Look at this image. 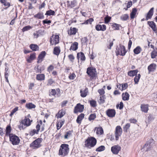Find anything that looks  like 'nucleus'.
Instances as JSON below:
<instances>
[{
  "mask_svg": "<svg viewBox=\"0 0 157 157\" xmlns=\"http://www.w3.org/2000/svg\"><path fill=\"white\" fill-rule=\"evenodd\" d=\"M35 70L36 71V73H41V71L43 70L44 69H41L40 68V67H39V65H38L36 67H35Z\"/></svg>",
  "mask_w": 157,
  "mask_h": 157,
  "instance_id": "obj_57",
  "label": "nucleus"
},
{
  "mask_svg": "<svg viewBox=\"0 0 157 157\" xmlns=\"http://www.w3.org/2000/svg\"><path fill=\"white\" fill-rule=\"evenodd\" d=\"M56 94V91L54 89H52L51 91L50 92L49 94L50 96H55Z\"/></svg>",
  "mask_w": 157,
  "mask_h": 157,
  "instance_id": "obj_61",
  "label": "nucleus"
},
{
  "mask_svg": "<svg viewBox=\"0 0 157 157\" xmlns=\"http://www.w3.org/2000/svg\"><path fill=\"white\" fill-rule=\"evenodd\" d=\"M140 108L142 111L145 113H147L148 110V106L147 105L142 104L141 105Z\"/></svg>",
  "mask_w": 157,
  "mask_h": 157,
  "instance_id": "obj_25",
  "label": "nucleus"
},
{
  "mask_svg": "<svg viewBox=\"0 0 157 157\" xmlns=\"http://www.w3.org/2000/svg\"><path fill=\"white\" fill-rule=\"evenodd\" d=\"M26 107L29 109L35 108L36 105L31 103H29L26 104Z\"/></svg>",
  "mask_w": 157,
  "mask_h": 157,
  "instance_id": "obj_39",
  "label": "nucleus"
},
{
  "mask_svg": "<svg viewBox=\"0 0 157 157\" xmlns=\"http://www.w3.org/2000/svg\"><path fill=\"white\" fill-rule=\"evenodd\" d=\"M111 17H106L105 18V23H108L110 21Z\"/></svg>",
  "mask_w": 157,
  "mask_h": 157,
  "instance_id": "obj_60",
  "label": "nucleus"
},
{
  "mask_svg": "<svg viewBox=\"0 0 157 157\" xmlns=\"http://www.w3.org/2000/svg\"><path fill=\"white\" fill-rule=\"evenodd\" d=\"M44 33V30H39L34 33L33 35L34 37L37 38L39 36L43 35Z\"/></svg>",
  "mask_w": 157,
  "mask_h": 157,
  "instance_id": "obj_20",
  "label": "nucleus"
},
{
  "mask_svg": "<svg viewBox=\"0 0 157 157\" xmlns=\"http://www.w3.org/2000/svg\"><path fill=\"white\" fill-rule=\"evenodd\" d=\"M97 128L96 131V133L97 134L101 135L103 133V128L101 127L98 128H95V129Z\"/></svg>",
  "mask_w": 157,
  "mask_h": 157,
  "instance_id": "obj_41",
  "label": "nucleus"
},
{
  "mask_svg": "<svg viewBox=\"0 0 157 157\" xmlns=\"http://www.w3.org/2000/svg\"><path fill=\"white\" fill-rule=\"evenodd\" d=\"M72 131H69L66 132V134L64 135V138L65 139H67L68 137L71 135Z\"/></svg>",
  "mask_w": 157,
  "mask_h": 157,
  "instance_id": "obj_48",
  "label": "nucleus"
},
{
  "mask_svg": "<svg viewBox=\"0 0 157 157\" xmlns=\"http://www.w3.org/2000/svg\"><path fill=\"white\" fill-rule=\"evenodd\" d=\"M147 24L153 31L155 32L156 31L157 29L156 27V24L153 21H148L147 22Z\"/></svg>",
  "mask_w": 157,
  "mask_h": 157,
  "instance_id": "obj_19",
  "label": "nucleus"
},
{
  "mask_svg": "<svg viewBox=\"0 0 157 157\" xmlns=\"http://www.w3.org/2000/svg\"><path fill=\"white\" fill-rule=\"evenodd\" d=\"M130 126V124L129 123H127L124 127L123 130L125 132H127L128 129L129 128Z\"/></svg>",
  "mask_w": 157,
  "mask_h": 157,
  "instance_id": "obj_55",
  "label": "nucleus"
},
{
  "mask_svg": "<svg viewBox=\"0 0 157 157\" xmlns=\"http://www.w3.org/2000/svg\"><path fill=\"white\" fill-rule=\"evenodd\" d=\"M121 147L118 145H115L111 148V151L114 154L117 155L121 150Z\"/></svg>",
  "mask_w": 157,
  "mask_h": 157,
  "instance_id": "obj_12",
  "label": "nucleus"
},
{
  "mask_svg": "<svg viewBox=\"0 0 157 157\" xmlns=\"http://www.w3.org/2000/svg\"><path fill=\"white\" fill-rule=\"evenodd\" d=\"M84 109V106L80 103L77 104L75 107L74 113H76L78 112L81 113L83 112Z\"/></svg>",
  "mask_w": 157,
  "mask_h": 157,
  "instance_id": "obj_9",
  "label": "nucleus"
},
{
  "mask_svg": "<svg viewBox=\"0 0 157 157\" xmlns=\"http://www.w3.org/2000/svg\"><path fill=\"white\" fill-rule=\"evenodd\" d=\"M77 29L75 28H71L68 31V34L69 35H75L77 32Z\"/></svg>",
  "mask_w": 157,
  "mask_h": 157,
  "instance_id": "obj_27",
  "label": "nucleus"
},
{
  "mask_svg": "<svg viewBox=\"0 0 157 157\" xmlns=\"http://www.w3.org/2000/svg\"><path fill=\"white\" fill-rule=\"evenodd\" d=\"M42 139L38 138L34 140L30 145V147L33 149H37L41 146L40 143L42 141Z\"/></svg>",
  "mask_w": 157,
  "mask_h": 157,
  "instance_id": "obj_4",
  "label": "nucleus"
},
{
  "mask_svg": "<svg viewBox=\"0 0 157 157\" xmlns=\"http://www.w3.org/2000/svg\"><path fill=\"white\" fill-rule=\"evenodd\" d=\"M122 130L120 126H117L115 130V138L116 140H117L119 139V137L122 134Z\"/></svg>",
  "mask_w": 157,
  "mask_h": 157,
  "instance_id": "obj_10",
  "label": "nucleus"
},
{
  "mask_svg": "<svg viewBox=\"0 0 157 157\" xmlns=\"http://www.w3.org/2000/svg\"><path fill=\"white\" fill-rule=\"evenodd\" d=\"M50 44L52 45L58 44L59 42V37L58 35H52L50 39Z\"/></svg>",
  "mask_w": 157,
  "mask_h": 157,
  "instance_id": "obj_8",
  "label": "nucleus"
},
{
  "mask_svg": "<svg viewBox=\"0 0 157 157\" xmlns=\"http://www.w3.org/2000/svg\"><path fill=\"white\" fill-rule=\"evenodd\" d=\"M46 54L45 52L44 51L42 52L39 55L37 59V63H40L42 61L44 57L46 55Z\"/></svg>",
  "mask_w": 157,
  "mask_h": 157,
  "instance_id": "obj_15",
  "label": "nucleus"
},
{
  "mask_svg": "<svg viewBox=\"0 0 157 157\" xmlns=\"http://www.w3.org/2000/svg\"><path fill=\"white\" fill-rule=\"evenodd\" d=\"M0 1L1 3L3 4L5 6H8V7L5 8V9H7L8 7L10 6V3L6 2L5 0H0Z\"/></svg>",
  "mask_w": 157,
  "mask_h": 157,
  "instance_id": "obj_40",
  "label": "nucleus"
},
{
  "mask_svg": "<svg viewBox=\"0 0 157 157\" xmlns=\"http://www.w3.org/2000/svg\"><path fill=\"white\" fill-rule=\"evenodd\" d=\"M67 6L71 8L75 7L77 4V1L76 0H73L71 2L67 1Z\"/></svg>",
  "mask_w": 157,
  "mask_h": 157,
  "instance_id": "obj_23",
  "label": "nucleus"
},
{
  "mask_svg": "<svg viewBox=\"0 0 157 157\" xmlns=\"http://www.w3.org/2000/svg\"><path fill=\"white\" fill-rule=\"evenodd\" d=\"M122 99L124 100H128L129 99V95L127 92H126L124 94H122Z\"/></svg>",
  "mask_w": 157,
  "mask_h": 157,
  "instance_id": "obj_38",
  "label": "nucleus"
},
{
  "mask_svg": "<svg viewBox=\"0 0 157 157\" xmlns=\"http://www.w3.org/2000/svg\"><path fill=\"white\" fill-rule=\"evenodd\" d=\"M37 130L35 129L29 132V135L32 136L35 134H38L39 132H37Z\"/></svg>",
  "mask_w": 157,
  "mask_h": 157,
  "instance_id": "obj_51",
  "label": "nucleus"
},
{
  "mask_svg": "<svg viewBox=\"0 0 157 157\" xmlns=\"http://www.w3.org/2000/svg\"><path fill=\"white\" fill-rule=\"evenodd\" d=\"M30 48L33 51H36L39 50V47L36 44H32L30 45Z\"/></svg>",
  "mask_w": 157,
  "mask_h": 157,
  "instance_id": "obj_33",
  "label": "nucleus"
},
{
  "mask_svg": "<svg viewBox=\"0 0 157 157\" xmlns=\"http://www.w3.org/2000/svg\"><path fill=\"white\" fill-rule=\"evenodd\" d=\"M18 107H16L13 109L11 111L10 114V116L12 117L14 114L18 110Z\"/></svg>",
  "mask_w": 157,
  "mask_h": 157,
  "instance_id": "obj_54",
  "label": "nucleus"
},
{
  "mask_svg": "<svg viewBox=\"0 0 157 157\" xmlns=\"http://www.w3.org/2000/svg\"><path fill=\"white\" fill-rule=\"evenodd\" d=\"M97 143V140L94 137H88L85 142V147L90 148L94 147Z\"/></svg>",
  "mask_w": 157,
  "mask_h": 157,
  "instance_id": "obj_1",
  "label": "nucleus"
},
{
  "mask_svg": "<svg viewBox=\"0 0 157 157\" xmlns=\"http://www.w3.org/2000/svg\"><path fill=\"white\" fill-rule=\"evenodd\" d=\"M6 67L5 68V78L6 82H9L8 79V77L9 75L10 70L9 67L7 66V64L5 63Z\"/></svg>",
  "mask_w": 157,
  "mask_h": 157,
  "instance_id": "obj_13",
  "label": "nucleus"
},
{
  "mask_svg": "<svg viewBox=\"0 0 157 157\" xmlns=\"http://www.w3.org/2000/svg\"><path fill=\"white\" fill-rule=\"evenodd\" d=\"M116 114V112L114 109H109L106 111L107 115L109 117H113L115 116Z\"/></svg>",
  "mask_w": 157,
  "mask_h": 157,
  "instance_id": "obj_14",
  "label": "nucleus"
},
{
  "mask_svg": "<svg viewBox=\"0 0 157 157\" xmlns=\"http://www.w3.org/2000/svg\"><path fill=\"white\" fill-rule=\"evenodd\" d=\"M88 40L86 37H84L81 39L82 44V45H86Z\"/></svg>",
  "mask_w": 157,
  "mask_h": 157,
  "instance_id": "obj_46",
  "label": "nucleus"
},
{
  "mask_svg": "<svg viewBox=\"0 0 157 157\" xmlns=\"http://www.w3.org/2000/svg\"><path fill=\"white\" fill-rule=\"evenodd\" d=\"M95 29L97 31H104L106 29V26L105 25H101L98 24L96 26Z\"/></svg>",
  "mask_w": 157,
  "mask_h": 157,
  "instance_id": "obj_17",
  "label": "nucleus"
},
{
  "mask_svg": "<svg viewBox=\"0 0 157 157\" xmlns=\"http://www.w3.org/2000/svg\"><path fill=\"white\" fill-rule=\"evenodd\" d=\"M10 140L12 144L13 145H17L20 143V140L19 137L16 135H10L9 137Z\"/></svg>",
  "mask_w": 157,
  "mask_h": 157,
  "instance_id": "obj_6",
  "label": "nucleus"
},
{
  "mask_svg": "<svg viewBox=\"0 0 157 157\" xmlns=\"http://www.w3.org/2000/svg\"><path fill=\"white\" fill-rule=\"evenodd\" d=\"M154 10V7H152L149 10L146 16V20H148L149 19L151 18L153 14Z\"/></svg>",
  "mask_w": 157,
  "mask_h": 157,
  "instance_id": "obj_16",
  "label": "nucleus"
},
{
  "mask_svg": "<svg viewBox=\"0 0 157 157\" xmlns=\"http://www.w3.org/2000/svg\"><path fill=\"white\" fill-rule=\"evenodd\" d=\"M157 56V48H155L151 52V56L152 59H154Z\"/></svg>",
  "mask_w": 157,
  "mask_h": 157,
  "instance_id": "obj_31",
  "label": "nucleus"
},
{
  "mask_svg": "<svg viewBox=\"0 0 157 157\" xmlns=\"http://www.w3.org/2000/svg\"><path fill=\"white\" fill-rule=\"evenodd\" d=\"M137 9L136 8H134L132 9V12L130 13V17L131 19H133L134 18Z\"/></svg>",
  "mask_w": 157,
  "mask_h": 157,
  "instance_id": "obj_34",
  "label": "nucleus"
},
{
  "mask_svg": "<svg viewBox=\"0 0 157 157\" xmlns=\"http://www.w3.org/2000/svg\"><path fill=\"white\" fill-rule=\"evenodd\" d=\"M45 76L44 74H38L36 76V78L38 80H43L44 79Z\"/></svg>",
  "mask_w": 157,
  "mask_h": 157,
  "instance_id": "obj_37",
  "label": "nucleus"
},
{
  "mask_svg": "<svg viewBox=\"0 0 157 157\" xmlns=\"http://www.w3.org/2000/svg\"><path fill=\"white\" fill-rule=\"evenodd\" d=\"M154 119V117L151 114H149V116L148 117V120L149 121H150L153 120Z\"/></svg>",
  "mask_w": 157,
  "mask_h": 157,
  "instance_id": "obj_63",
  "label": "nucleus"
},
{
  "mask_svg": "<svg viewBox=\"0 0 157 157\" xmlns=\"http://www.w3.org/2000/svg\"><path fill=\"white\" fill-rule=\"evenodd\" d=\"M154 142L153 139H150L148 140L144 146V148L146 151L150 150L151 147V144Z\"/></svg>",
  "mask_w": 157,
  "mask_h": 157,
  "instance_id": "obj_11",
  "label": "nucleus"
},
{
  "mask_svg": "<svg viewBox=\"0 0 157 157\" xmlns=\"http://www.w3.org/2000/svg\"><path fill=\"white\" fill-rule=\"evenodd\" d=\"M84 114L83 113H81L78 116L76 120L78 124H80L81 121L84 117Z\"/></svg>",
  "mask_w": 157,
  "mask_h": 157,
  "instance_id": "obj_29",
  "label": "nucleus"
},
{
  "mask_svg": "<svg viewBox=\"0 0 157 157\" xmlns=\"http://www.w3.org/2000/svg\"><path fill=\"white\" fill-rule=\"evenodd\" d=\"M77 58L78 59L80 58L81 60L82 61H84L86 59L85 55L82 52H79L77 53Z\"/></svg>",
  "mask_w": 157,
  "mask_h": 157,
  "instance_id": "obj_22",
  "label": "nucleus"
},
{
  "mask_svg": "<svg viewBox=\"0 0 157 157\" xmlns=\"http://www.w3.org/2000/svg\"><path fill=\"white\" fill-rule=\"evenodd\" d=\"M105 95H102L100 97L99 100L98 101L99 103L100 104H103L105 102Z\"/></svg>",
  "mask_w": 157,
  "mask_h": 157,
  "instance_id": "obj_44",
  "label": "nucleus"
},
{
  "mask_svg": "<svg viewBox=\"0 0 157 157\" xmlns=\"http://www.w3.org/2000/svg\"><path fill=\"white\" fill-rule=\"evenodd\" d=\"M65 111L63 109L59 110L56 115L57 117L58 118H61L65 114Z\"/></svg>",
  "mask_w": 157,
  "mask_h": 157,
  "instance_id": "obj_26",
  "label": "nucleus"
},
{
  "mask_svg": "<svg viewBox=\"0 0 157 157\" xmlns=\"http://www.w3.org/2000/svg\"><path fill=\"white\" fill-rule=\"evenodd\" d=\"M141 50L142 49L140 47L138 46L134 49L133 52L135 54H138L140 52Z\"/></svg>",
  "mask_w": 157,
  "mask_h": 157,
  "instance_id": "obj_36",
  "label": "nucleus"
},
{
  "mask_svg": "<svg viewBox=\"0 0 157 157\" xmlns=\"http://www.w3.org/2000/svg\"><path fill=\"white\" fill-rule=\"evenodd\" d=\"M120 18L122 20L126 21L128 18V15L127 14H124L122 15Z\"/></svg>",
  "mask_w": 157,
  "mask_h": 157,
  "instance_id": "obj_49",
  "label": "nucleus"
},
{
  "mask_svg": "<svg viewBox=\"0 0 157 157\" xmlns=\"http://www.w3.org/2000/svg\"><path fill=\"white\" fill-rule=\"evenodd\" d=\"M34 17L38 19H42L44 18V16L42 13H39L37 14L34 15Z\"/></svg>",
  "mask_w": 157,
  "mask_h": 157,
  "instance_id": "obj_42",
  "label": "nucleus"
},
{
  "mask_svg": "<svg viewBox=\"0 0 157 157\" xmlns=\"http://www.w3.org/2000/svg\"><path fill=\"white\" fill-rule=\"evenodd\" d=\"M126 52L125 47L121 44H120L118 47L116 48V53L117 56L120 55L124 56Z\"/></svg>",
  "mask_w": 157,
  "mask_h": 157,
  "instance_id": "obj_5",
  "label": "nucleus"
},
{
  "mask_svg": "<svg viewBox=\"0 0 157 157\" xmlns=\"http://www.w3.org/2000/svg\"><path fill=\"white\" fill-rule=\"evenodd\" d=\"M55 13V12L54 11L50 10L46 11L45 15L49 16L53 15H54Z\"/></svg>",
  "mask_w": 157,
  "mask_h": 157,
  "instance_id": "obj_45",
  "label": "nucleus"
},
{
  "mask_svg": "<svg viewBox=\"0 0 157 157\" xmlns=\"http://www.w3.org/2000/svg\"><path fill=\"white\" fill-rule=\"evenodd\" d=\"M138 72L137 70H131L128 72V75L130 77H133L136 75Z\"/></svg>",
  "mask_w": 157,
  "mask_h": 157,
  "instance_id": "obj_21",
  "label": "nucleus"
},
{
  "mask_svg": "<svg viewBox=\"0 0 157 157\" xmlns=\"http://www.w3.org/2000/svg\"><path fill=\"white\" fill-rule=\"evenodd\" d=\"M120 25L116 23H114L112 25L113 28L114 30H118L119 29Z\"/></svg>",
  "mask_w": 157,
  "mask_h": 157,
  "instance_id": "obj_50",
  "label": "nucleus"
},
{
  "mask_svg": "<svg viewBox=\"0 0 157 157\" xmlns=\"http://www.w3.org/2000/svg\"><path fill=\"white\" fill-rule=\"evenodd\" d=\"M128 84L127 83L122 84L121 86V90L126 89L128 87Z\"/></svg>",
  "mask_w": 157,
  "mask_h": 157,
  "instance_id": "obj_59",
  "label": "nucleus"
},
{
  "mask_svg": "<svg viewBox=\"0 0 157 157\" xmlns=\"http://www.w3.org/2000/svg\"><path fill=\"white\" fill-rule=\"evenodd\" d=\"M88 89L86 88L83 91L81 90L80 93L81 94V96L82 97H85L87 95Z\"/></svg>",
  "mask_w": 157,
  "mask_h": 157,
  "instance_id": "obj_32",
  "label": "nucleus"
},
{
  "mask_svg": "<svg viewBox=\"0 0 157 157\" xmlns=\"http://www.w3.org/2000/svg\"><path fill=\"white\" fill-rule=\"evenodd\" d=\"M60 50L59 46L55 47L53 50V54L54 55L58 56L60 53Z\"/></svg>",
  "mask_w": 157,
  "mask_h": 157,
  "instance_id": "obj_28",
  "label": "nucleus"
},
{
  "mask_svg": "<svg viewBox=\"0 0 157 157\" xmlns=\"http://www.w3.org/2000/svg\"><path fill=\"white\" fill-rule=\"evenodd\" d=\"M105 147L104 146H101L97 148L96 151H104L105 149Z\"/></svg>",
  "mask_w": 157,
  "mask_h": 157,
  "instance_id": "obj_53",
  "label": "nucleus"
},
{
  "mask_svg": "<svg viewBox=\"0 0 157 157\" xmlns=\"http://www.w3.org/2000/svg\"><path fill=\"white\" fill-rule=\"evenodd\" d=\"M32 28V27L28 25L25 26L22 29V31L23 32L28 31Z\"/></svg>",
  "mask_w": 157,
  "mask_h": 157,
  "instance_id": "obj_58",
  "label": "nucleus"
},
{
  "mask_svg": "<svg viewBox=\"0 0 157 157\" xmlns=\"http://www.w3.org/2000/svg\"><path fill=\"white\" fill-rule=\"evenodd\" d=\"M156 65L154 63H152L150 64L148 67L147 69L149 72H150L154 71L156 70Z\"/></svg>",
  "mask_w": 157,
  "mask_h": 157,
  "instance_id": "obj_18",
  "label": "nucleus"
},
{
  "mask_svg": "<svg viewBox=\"0 0 157 157\" xmlns=\"http://www.w3.org/2000/svg\"><path fill=\"white\" fill-rule=\"evenodd\" d=\"M53 69H54L53 66L52 65H51L48 67V69H47V71L48 72H50L51 71L53 70Z\"/></svg>",
  "mask_w": 157,
  "mask_h": 157,
  "instance_id": "obj_62",
  "label": "nucleus"
},
{
  "mask_svg": "<svg viewBox=\"0 0 157 157\" xmlns=\"http://www.w3.org/2000/svg\"><path fill=\"white\" fill-rule=\"evenodd\" d=\"M30 124V120L29 118L25 117L24 120L21 121L20 124L18 126V127L20 130L24 129L27 126H29Z\"/></svg>",
  "mask_w": 157,
  "mask_h": 157,
  "instance_id": "obj_3",
  "label": "nucleus"
},
{
  "mask_svg": "<svg viewBox=\"0 0 157 157\" xmlns=\"http://www.w3.org/2000/svg\"><path fill=\"white\" fill-rule=\"evenodd\" d=\"M90 104L91 106L93 107H95L96 106V101L94 100L90 101Z\"/></svg>",
  "mask_w": 157,
  "mask_h": 157,
  "instance_id": "obj_56",
  "label": "nucleus"
},
{
  "mask_svg": "<svg viewBox=\"0 0 157 157\" xmlns=\"http://www.w3.org/2000/svg\"><path fill=\"white\" fill-rule=\"evenodd\" d=\"M96 117V115L95 113L91 114L89 117V121H91L94 119Z\"/></svg>",
  "mask_w": 157,
  "mask_h": 157,
  "instance_id": "obj_52",
  "label": "nucleus"
},
{
  "mask_svg": "<svg viewBox=\"0 0 157 157\" xmlns=\"http://www.w3.org/2000/svg\"><path fill=\"white\" fill-rule=\"evenodd\" d=\"M11 131V127L10 126L8 125L6 128V136H9V137L10 136V135H13L12 134H10V133Z\"/></svg>",
  "mask_w": 157,
  "mask_h": 157,
  "instance_id": "obj_30",
  "label": "nucleus"
},
{
  "mask_svg": "<svg viewBox=\"0 0 157 157\" xmlns=\"http://www.w3.org/2000/svg\"><path fill=\"white\" fill-rule=\"evenodd\" d=\"M69 148L68 145L67 144H62L60 147L59 151V155H63L65 156L68 153Z\"/></svg>",
  "mask_w": 157,
  "mask_h": 157,
  "instance_id": "obj_2",
  "label": "nucleus"
},
{
  "mask_svg": "<svg viewBox=\"0 0 157 157\" xmlns=\"http://www.w3.org/2000/svg\"><path fill=\"white\" fill-rule=\"evenodd\" d=\"M78 43L77 42H75L73 43V44H72L71 46L70 50H71L73 51H75L78 48Z\"/></svg>",
  "mask_w": 157,
  "mask_h": 157,
  "instance_id": "obj_24",
  "label": "nucleus"
},
{
  "mask_svg": "<svg viewBox=\"0 0 157 157\" xmlns=\"http://www.w3.org/2000/svg\"><path fill=\"white\" fill-rule=\"evenodd\" d=\"M96 70L95 68L89 67L87 68L86 73L90 77L91 79L94 78L95 76Z\"/></svg>",
  "mask_w": 157,
  "mask_h": 157,
  "instance_id": "obj_7",
  "label": "nucleus"
},
{
  "mask_svg": "<svg viewBox=\"0 0 157 157\" xmlns=\"http://www.w3.org/2000/svg\"><path fill=\"white\" fill-rule=\"evenodd\" d=\"M135 76H136L134 78V81L135 84H137L140 78L141 75L140 74H138L137 75H136Z\"/></svg>",
  "mask_w": 157,
  "mask_h": 157,
  "instance_id": "obj_43",
  "label": "nucleus"
},
{
  "mask_svg": "<svg viewBox=\"0 0 157 157\" xmlns=\"http://www.w3.org/2000/svg\"><path fill=\"white\" fill-rule=\"evenodd\" d=\"M36 58V54L35 53L32 54L30 55L29 58L27 59L28 62L30 63L34 59Z\"/></svg>",
  "mask_w": 157,
  "mask_h": 157,
  "instance_id": "obj_35",
  "label": "nucleus"
},
{
  "mask_svg": "<svg viewBox=\"0 0 157 157\" xmlns=\"http://www.w3.org/2000/svg\"><path fill=\"white\" fill-rule=\"evenodd\" d=\"M94 21V19L92 18H90L88 19L85 21L82 24H88L89 23L91 24L92 22Z\"/></svg>",
  "mask_w": 157,
  "mask_h": 157,
  "instance_id": "obj_47",
  "label": "nucleus"
},
{
  "mask_svg": "<svg viewBox=\"0 0 157 157\" xmlns=\"http://www.w3.org/2000/svg\"><path fill=\"white\" fill-rule=\"evenodd\" d=\"M98 91L101 95H103L105 93L104 90L103 89H99Z\"/></svg>",
  "mask_w": 157,
  "mask_h": 157,
  "instance_id": "obj_64",
  "label": "nucleus"
}]
</instances>
